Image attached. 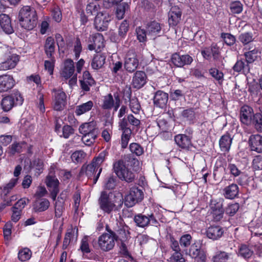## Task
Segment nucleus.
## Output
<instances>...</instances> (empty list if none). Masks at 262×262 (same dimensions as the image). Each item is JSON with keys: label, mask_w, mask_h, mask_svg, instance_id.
Masks as SVG:
<instances>
[{"label": "nucleus", "mask_w": 262, "mask_h": 262, "mask_svg": "<svg viewBox=\"0 0 262 262\" xmlns=\"http://www.w3.org/2000/svg\"><path fill=\"white\" fill-rule=\"evenodd\" d=\"M114 97L111 94L105 96L103 98L102 107L105 110H110L114 107V111H117L121 103V100L118 93L114 94Z\"/></svg>", "instance_id": "obj_10"}, {"label": "nucleus", "mask_w": 262, "mask_h": 262, "mask_svg": "<svg viewBox=\"0 0 262 262\" xmlns=\"http://www.w3.org/2000/svg\"><path fill=\"white\" fill-rule=\"evenodd\" d=\"M239 208V205L238 203H235L233 204H230L228 205L226 208L225 211L226 214L229 216H233L236 212L238 210Z\"/></svg>", "instance_id": "obj_51"}, {"label": "nucleus", "mask_w": 262, "mask_h": 262, "mask_svg": "<svg viewBox=\"0 0 262 262\" xmlns=\"http://www.w3.org/2000/svg\"><path fill=\"white\" fill-rule=\"evenodd\" d=\"M106 56L101 53H97L93 58L91 66L93 69L98 70L101 68L105 62Z\"/></svg>", "instance_id": "obj_35"}, {"label": "nucleus", "mask_w": 262, "mask_h": 262, "mask_svg": "<svg viewBox=\"0 0 262 262\" xmlns=\"http://www.w3.org/2000/svg\"><path fill=\"white\" fill-rule=\"evenodd\" d=\"M139 65V60L136 53L133 51H129L125 58L124 68L130 73L134 72Z\"/></svg>", "instance_id": "obj_11"}, {"label": "nucleus", "mask_w": 262, "mask_h": 262, "mask_svg": "<svg viewBox=\"0 0 262 262\" xmlns=\"http://www.w3.org/2000/svg\"><path fill=\"white\" fill-rule=\"evenodd\" d=\"M233 70L236 72L243 71L245 74L250 73V66L243 60H238L233 67Z\"/></svg>", "instance_id": "obj_40"}, {"label": "nucleus", "mask_w": 262, "mask_h": 262, "mask_svg": "<svg viewBox=\"0 0 262 262\" xmlns=\"http://www.w3.org/2000/svg\"><path fill=\"white\" fill-rule=\"evenodd\" d=\"M55 43L53 37L47 38L44 45V50L48 58H52L55 52Z\"/></svg>", "instance_id": "obj_34"}, {"label": "nucleus", "mask_w": 262, "mask_h": 262, "mask_svg": "<svg viewBox=\"0 0 262 262\" xmlns=\"http://www.w3.org/2000/svg\"><path fill=\"white\" fill-rule=\"evenodd\" d=\"M170 262H185V259L180 252H175L169 258Z\"/></svg>", "instance_id": "obj_64"}, {"label": "nucleus", "mask_w": 262, "mask_h": 262, "mask_svg": "<svg viewBox=\"0 0 262 262\" xmlns=\"http://www.w3.org/2000/svg\"><path fill=\"white\" fill-rule=\"evenodd\" d=\"M232 254L225 251H219L212 257L213 262H230Z\"/></svg>", "instance_id": "obj_38"}, {"label": "nucleus", "mask_w": 262, "mask_h": 262, "mask_svg": "<svg viewBox=\"0 0 262 262\" xmlns=\"http://www.w3.org/2000/svg\"><path fill=\"white\" fill-rule=\"evenodd\" d=\"M45 183L51 192L52 199L55 201L59 191L58 180L53 173L50 172L46 177Z\"/></svg>", "instance_id": "obj_8"}, {"label": "nucleus", "mask_w": 262, "mask_h": 262, "mask_svg": "<svg viewBox=\"0 0 262 262\" xmlns=\"http://www.w3.org/2000/svg\"><path fill=\"white\" fill-rule=\"evenodd\" d=\"M111 20V16L106 11L98 13L95 18L94 25L96 29L100 31L106 30Z\"/></svg>", "instance_id": "obj_9"}, {"label": "nucleus", "mask_w": 262, "mask_h": 262, "mask_svg": "<svg viewBox=\"0 0 262 262\" xmlns=\"http://www.w3.org/2000/svg\"><path fill=\"white\" fill-rule=\"evenodd\" d=\"M134 221L137 226L142 228L148 226L150 223L155 225L158 223L153 214L147 216L142 214H139L135 216Z\"/></svg>", "instance_id": "obj_17"}, {"label": "nucleus", "mask_w": 262, "mask_h": 262, "mask_svg": "<svg viewBox=\"0 0 262 262\" xmlns=\"http://www.w3.org/2000/svg\"><path fill=\"white\" fill-rule=\"evenodd\" d=\"M168 100V94L162 91H157L154 97V104L160 108L166 106Z\"/></svg>", "instance_id": "obj_21"}, {"label": "nucleus", "mask_w": 262, "mask_h": 262, "mask_svg": "<svg viewBox=\"0 0 262 262\" xmlns=\"http://www.w3.org/2000/svg\"><path fill=\"white\" fill-rule=\"evenodd\" d=\"M244 50H246L244 54V56L245 57L246 62L249 65L256 60L260 54L258 49L256 48L252 49V47H245Z\"/></svg>", "instance_id": "obj_24"}, {"label": "nucleus", "mask_w": 262, "mask_h": 262, "mask_svg": "<svg viewBox=\"0 0 262 262\" xmlns=\"http://www.w3.org/2000/svg\"><path fill=\"white\" fill-rule=\"evenodd\" d=\"M257 132H262V114L260 113L255 114L252 121V123Z\"/></svg>", "instance_id": "obj_45"}, {"label": "nucleus", "mask_w": 262, "mask_h": 262, "mask_svg": "<svg viewBox=\"0 0 262 262\" xmlns=\"http://www.w3.org/2000/svg\"><path fill=\"white\" fill-rule=\"evenodd\" d=\"M103 37L100 33H97L90 36L88 48L90 50H98L104 47Z\"/></svg>", "instance_id": "obj_14"}, {"label": "nucleus", "mask_w": 262, "mask_h": 262, "mask_svg": "<svg viewBox=\"0 0 262 262\" xmlns=\"http://www.w3.org/2000/svg\"><path fill=\"white\" fill-rule=\"evenodd\" d=\"M32 255V252L31 250L25 248L19 250L18 253V258L19 260L21 261H25L29 260Z\"/></svg>", "instance_id": "obj_48"}, {"label": "nucleus", "mask_w": 262, "mask_h": 262, "mask_svg": "<svg viewBox=\"0 0 262 262\" xmlns=\"http://www.w3.org/2000/svg\"><path fill=\"white\" fill-rule=\"evenodd\" d=\"M54 109L57 111L62 110L66 104L67 96L66 93L60 89H54Z\"/></svg>", "instance_id": "obj_12"}, {"label": "nucleus", "mask_w": 262, "mask_h": 262, "mask_svg": "<svg viewBox=\"0 0 262 262\" xmlns=\"http://www.w3.org/2000/svg\"><path fill=\"white\" fill-rule=\"evenodd\" d=\"M182 11L177 6L171 7L168 12V24L170 27L176 26L181 19Z\"/></svg>", "instance_id": "obj_16"}, {"label": "nucleus", "mask_w": 262, "mask_h": 262, "mask_svg": "<svg viewBox=\"0 0 262 262\" xmlns=\"http://www.w3.org/2000/svg\"><path fill=\"white\" fill-rule=\"evenodd\" d=\"M75 67L73 61L68 59L64 62V67L61 72V75L66 79L70 78L74 75Z\"/></svg>", "instance_id": "obj_28"}, {"label": "nucleus", "mask_w": 262, "mask_h": 262, "mask_svg": "<svg viewBox=\"0 0 262 262\" xmlns=\"http://www.w3.org/2000/svg\"><path fill=\"white\" fill-rule=\"evenodd\" d=\"M221 36L223 39L225 43L228 46H231L235 42V37L230 33H222Z\"/></svg>", "instance_id": "obj_50"}, {"label": "nucleus", "mask_w": 262, "mask_h": 262, "mask_svg": "<svg viewBox=\"0 0 262 262\" xmlns=\"http://www.w3.org/2000/svg\"><path fill=\"white\" fill-rule=\"evenodd\" d=\"M24 99L20 93L18 91H14L10 95L4 97L1 101V106L5 112L11 110L15 105H21Z\"/></svg>", "instance_id": "obj_5"}, {"label": "nucleus", "mask_w": 262, "mask_h": 262, "mask_svg": "<svg viewBox=\"0 0 262 262\" xmlns=\"http://www.w3.org/2000/svg\"><path fill=\"white\" fill-rule=\"evenodd\" d=\"M79 133L81 134H99V130L95 122L91 121L82 124L79 128Z\"/></svg>", "instance_id": "obj_25"}, {"label": "nucleus", "mask_w": 262, "mask_h": 262, "mask_svg": "<svg viewBox=\"0 0 262 262\" xmlns=\"http://www.w3.org/2000/svg\"><path fill=\"white\" fill-rule=\"evenodd\" d=\"M129 24L126 20H124L120 25L119 28V35L121 37H124L128 31Z\"/></svg>", "instance_id": "obj_59"}, {"label": "nucleus", "mask_w": 262, "mask_h": 262, "mask_svg": "<svg viewBox=\"0 0 262 262\" xmlns=\"http://www.w3.org/2000/svg\"><path fill=\"white\" fill-rule=\"evenodd\" d=\"M17 182L18 178L11 179L8 183L4 185L3 188H1L2 195H4L5 196L7 195L13 188L16 185Z\"/></svg>", "instance_id": "obj_44"}, {"label": "nucleus", "mask_w": 262, "mask_h": 262, "mask_svg": "<svg viewBox=\"0 0 262 262\" xmlns=\"http://www.w3.org/2000/svg\"><path fill=\"white\" fill-rule=\"evenodd\" d=\"M74 236V231L72 229L69 230L65 235L63 245H62V249H66L70 245L72 238H73Z\"/></svg>", "instance_id": "obj_57"}, {"label": "nucleus", "mask_w": 262, "mask_h": 262, "mask_svg": "<svg viewBox=\"0 0 262 262\" xmlns=\"http://www.w3.org/2000/svg\"><path fill=\"white\" fill-rule=\"evenodd\" d=\"M224 230L220 226H210L206 230L207 237L213 241L217 240L223 235Z\"/></svg>", "instance_id": "obj_20"}, {"label": "nucleus", "mask_w": 262, "mask_h": 262, "mask_svg": "<svg viewBox=\"0 0 262 262\" xmlns=\"http://www.w3.org/2000/svg\"><path fill=\"white\" fill-rule=\"evenodd\" d=\"M29 202V199L26 198L20 199L12 207V210H18L21 212L23 208H24L27 203Z\"/></svg>", "instance_id": "obj_54"}, {"label": "nucleus", "mask_w": 262, "mask_h": 262, "mask_svg": "<svg viewBox=\"0 0 262 262\" xmlns=\"http://www.w3.org/2000/svg\"><path fill=\"white\" fill-rule=\"evenodd\" d=\"M113 169L118 177L122 180L129 183L135 179V174L129 170L125 162L122 160H119L114 163Z\"/></svg>", "instance_id": "obj_4"}, {"label": "nucleus", "mask_w": 262, "mask_h": 262, "mask_svg": "<svg viewBox=\"0 0 262 262\" xmlns=\"http://www.w3.org/2000/svg\"><path fill=\"white\" fill-rule=\"evenodd\" d=\"M172 63L176 67L182 68L185 65H189L193 61V58L188 54L181 55L176 53L172 54L171 58Z\"/></svg>", "instance_id": "obj_13"}, {"label": "nucleus", "mask_w": 262, "mask_h": 262, "mask_svg": "<svg viewBox=\"0 0 262 262\" xmlns=\"http://www.w3.org/2000/svg\"><path fill=\"white\" fill-rule=\"evenodd\" d=\"M209 74L221 84L223 80V73L216 68H211L209 70Z\"/></svg>", "instance_id": "obj_52"}, {"label": "nucleus", "mask_w": 262, "mask_h": 262, "mask_svg": "<svg viewBox=\"0 0 262 262\" xmlns=\"http://www.w3.org/2000/svg\"><path fill=\"white\" fill-rule=\"evenodd\" d=\"M93 106V102L92 101H89L86 103L77 106L75 114L77 116H80L90 111Z\"/></svg>", "instance_id": "obj_42"}, {"label": "nucleus", "mask_w": 262, "mask_h": 262, "mask_svg": "<svg viewBox=\"0 0 262 262\" xmlns=\"http://www.w3.org/2000/svg\"><path fill=\"white\" fill-rule=\"evenodd\" d=\"M50 202L47 199H41L36 201L33 205L35 212H42L48 209Z\"/></svg>", "instance_id": "obj_37"}, {"label": "nucleus", "mask_w": 262, "mask_h": 262, "mask_svg": "<svg viewBox=\"0 0 262 262\" xmlns=\"http://www.w3.org/2000/svg\"><path fill=\"white\" fill-rule=\"evenodd\" d=\"M174 141L178 146L182 149H188L192 146L191 138L184 134L176 136Z\"/></svg>", "instance_id": "obj_27"}, {"label": "nucleus", "mask_w": 262, "mask_h": 262, "mask_svg": "<svg viewBox=\"0 0 262 262\" xmlns=\"http://www.w3.org/2000/svg\"><path fill=\"white\" fill-rule=\"evenodd\" d=\"M249 143L251 149L257 152H262V136L258 135H251Z\"/></svg>", "instance_id": "obj_23"}, {"label": "nucleus", "mask_w": 262, "mask_h": 262, "mask_svg": "<svg viewBox=\"0 0 262 262\" xmlns=\"http://www.w3.org/2000/svg\"><path fill=\"white\" fill-rule=\"evenodd\" d=\"M232 139L229 134L222 136L219 141L221 149L223 151H228L230 148Z\"/></svg>", "instance_id": "obj_36"}, {"label": "nucleus", "mask_w": 262, "mask_h": 262, "mask_svg": "<svg viewBox=\"0 0 262 262\" xmlns=\"http://www.w3.org/2000/svg\"><path fill=\"white\" fill-rule=\"evenodd\" d=\"M15 82L13 77L9 75L0 76V93L7 92L13 88Z\"/></svg>", "instance_id": "obj_18"}, {"label": "nucleus", "mask_w": 262, "mask_h": 262, "mask_svg": "<svg viewBox=\"0 0 262 262\" xmlns=\"http://www.w3.org/2000/svg\"><path fill=\"white\" fill-rule=\"evenodd\" d=\"M238 39L243 46H246L252 42L254 38L252 32H247L241 33L238 35Z\"/></svg>", "instance_id": "obj_43"}, {"label": "nucleus", "mask_w": 262, "mask_h": 262, "mask_svg": "<svg viewBox=\"0 0 262 262\" xmlns=\"http://www.w3.org/2000/svg\"><path fill=\"white\" fill-rule=\"evenodd\" d=\"M63 209V202L62 201H60L58 198L55 204V216L57 217H60L62 215Z\"/></svg>", "instance_id": "obj_58"}, {"label": "nucleus", "mask_w": 262, "mask_h": 262, "mask_svg": "<svg viewBox=\"0 0 262 262\" xmlns=\"http://www.w3.org/2000/svg\"><path fill=\"white\" fill-rule=\"evenodd\" d=\"M0 26L6 34H10L14 32L10 18L5 14H0Z\"/></svg>", "instance_id": "obj_29"}, {"label": "nucleus", "mask_w": 262, "mask_h": 262, "mask_svg": "<svg viewBox=\"0 0 262 262\" xmlns=\"http://www.w3.org/2000/svg\"><path fill=\"white\" fill-rule=\"evenodd\" d=\"M116 241L120 240L121 242H124L130 238L128 227L121 225L118 227V229L115 232Z\"/></svg>", "instance_id": "obj_31"}, {"label": "nucleus", "mask_w": 262, "mask_h": 262, "mask_svg": "<svg viewBox=\"0 0 262 262\" xmlns=\"http://www.w3.org/2000/svg\"><path fill=\"white\" fill-rule=\"evenodd\" d=\"M107 152L103 151L94 158L91 163L84 164L81 168V174H85L88 179H93V183L96 184L102 170L101 165L104 161Z\"/></svg>", "instance_id": "obj_1"}, {"label": "nucleus", "mask_w": 262, "mask_h": 262, "mask_svg": "<svg viewBox=\"0 0 262 262\" xmlns=\"http://www.w3.org/2000/svg\"><path fill=\"white\" fill-rule=\"evenodd\" d=\"M254 115L252 107L244 105L241 108L240 120L243 124L249 126L251 124Z\"/></svg>", "instance_id": "obj_15"}, {"label": "nucleus", "mask_w": 262, "mask_h": 262, "mask_svg": "<svg viewBox=\"0 0 262 262\" xmlns=\"http://www.w3.org/2000/svg\"><path fill=\"white\" fill-rule=\"evenodd\" d=\"M112 193L103 191L98 199L100 208L104 212L110 214L113 211L120 209L123 205V199L121 195L112 197Z\"/></svg>", "instance_id": "obj_2"}, {"label": "nucleus", "mask_w": 262, "mask_h": 262, "mask_svg": "<svg viewBox=\"0 0 262 262\" xmlns=\"http://www.w3.org/2000/svg\"><path fill=\"white\" fill-rule=\"evenodd\" d=\"M10 54L11 52L8 46L3 45L0 47V60H5Z\"/></svg>", "instance_id": "obj_63"}, {"label": "nucleus", "mask_w": 262, "mask_h": 262, "mask_svg": "<svg viewBox=\"0 0 262 262\" xmlns=\"http://www.w3.org/2000/svg\"><path fill=\"white\" fill-rule=\"evenodd\" d=\"M146 82V75L143 71H137L135 73L132 80V85L134 88L139 89Z\"/></svg>", "instance_id": "obj_22"}, {"label": "nucleus", "mask_w": 262, "mask_h": 262, "mask_svg": "<svg viewBox=\"0 0 262 262\" xmlns=\"http://www.w3.org/2000/svg\"><path fill=\"white\" fill-rule=\"evenodd\" d=\"M19 60V58L17 55L11 54L0 63V69L3 70L13 69L16 66Z\"/></svg>", "instance_id": "obj_19"}, {"label": "nucleus", "mask_w": 262, "mask_h": 262, "mask_svg": "<svg viewBox=\"0 0 262 262\" xmlns=\"http://www.w3.org/2000/svg\"><path fill=\"white\" fill-rule=\"evenodd\" d=\"M131 152L137 156H140L143 153L142 147L138 143H133L129 145Z\"/></svg>", "instance_id": "obj_61"}, {"label": "nucleus", "mask_w": 262, "mask_h": 262, "mask_svg": "<svg viewBox=\"0 0 262 262\" xmlns=\"http://www.w3.org/2000/svg\"><path fill=\"white\" fill-rule=\"evenodd\" d=\"M137 39L140 42H144L146 41V35L147 34V30H145L141 27L136 28Z\"/></svg>", "instance_id": "obj_56"}, {"label": "nucleus", "mask_w": 262, "mask_h": 262, "mask_svg": "<svg viewBox=\"0 0 262 262\" xmlns=\"http://www.w3.org/2000/svg\"><path fill=\"white\" fill-rule=\"evenodd\" d=\"M83 136L82 138V141L83 143L88 146H90L93 144L96 139L97 138L98 134H94L92 135L91 134H83Z\"/></svg>", "instance_id": "obj_49"}, {"label": "nucleus", "mask_w": 262, "mask_h": 262, "mask_svg": "<svg viewBox=\"0 0 262 262\" xmlns=\"http://www.w3.org/2000/svg\"><path fill=\"white\" fill-rule=\"evenodd\" d=\"M100 6L96 3H90L87 5L86 8L87 13H90L91 15H97L99 13L98 12Z\"/></svg>", "instance_id": "obj_53"}, {"label": "nucleus", "mask_w": 262, "mask_h": 262, "mask_svg": "<svg viewBox=\"0 0 262 262\" xmlns=\"http://www.w3.org/2000/svg\"><path fill=\"white\" fill-rule=\"evenodd\" d=\"M132 92L128 90L126 92L125 97L129 100V107L134 114H138L140 109L141 105L139 103L138 99L136 97H131Z\"/></svg>", "instance_id": "obj_32"}, {"label": "nucleus", "mask_w": 262, "mask_h": 262, "mask_svg": "<svg viewBox=\"0 0 262 262\" xmlns=\"http://www.w3.org/2000/svg\"><path fill=\"white\" fill-rule=\"evenodd\" d=\"M204 252L205 251L201 248V244L200 241H195L190 246L189 250V254L192 258H194L196 257L200 254L202 253V252Z\"/></svg>", "instance_id": "obj_41"}, {"label": "nucleus", "mask_w": 262, "mask_h": 262, "mask_svg": "<svg viewBox=\"0 0 262 262\" xmlns=\"http://www.w3.org/2000/svg\"><path fill=\"white\" fill-rule=\"evenodd\" d=\"M191 240L192 237L190 234L183 235L180 239V244L181 247H188L190 245Z\"/></svg>", "instance_id": "obj_60"}, {"label": "nucleus", "mask_w": 262, "mask_h": 262, "mask_svg": "<svg viewBox=\"0 0 262 262\" xmlns=\"http://www.w3.org/2000/svg\"><path fill=\"white\" fill-rule=\"evenodd\" d=\"M81 88L84 91H89L90 86L95 84V80L89 72L85 71L83 73L82 79L80 80Z\"/></svg>", "instance_id": "obj_30"}, {"label": "nucleus", "mask_w": 262, "mask_h": 262, "mask_svg": "<svg viewBox=\"0 0 262 262\" xmlns=\"http://www.w3.org/2000/svg\"><path fill=\"white\" fill-rule=\"evenodd\" d=\"M18 18L20 26L28 30H32L37 23L36 11L29 6H24L20 9Z\"/></svg>", "instance_id": "obj_3"}, {"label": "nucleus", "mask_w": 262, "mask_h": 262, "mask_svg": "<svg viewBox=\"0 0 262 262\" xmlns=\"http://www.w3.org/2000/svg\"><path fill=\"white\" fill-rule=\"evenodd\" d=\"M146 29L148 35L156 36L161 30V26L160 23L153 21L147 24Z\"/></svg>", "instance_id": "obj_39"}, {"label": "nucleus", "mask_w": 262, "mask_h": 262, "mask_svg": "<svg viewBox=\"0 0 262 262\" xmlns=\"http://www.w3.org/2000/svg\"><path fill=\"white\" fill-rule=\"evenodd\" d=\"M230 10L233 14H239L243 11V5L238 1L231 3L230 6Z\"/></svg>", "instance_id": "obj_55"}, {"label": "nucleus", "mask_w": 262, "mask_h": 262, "mask_svg": "<svg viewBox=\"0 0 262 262\" xmlns=\"http://www.w3.org/2000/svg\"><path fill=\"white\" fill-rule=\"evenodd\" d=\"M86 156V154L82 150L75 151L71 155V159L75 163H81L83 161Z\"/></svg>", "instance_id": "obj_46"}, {"label": "nucleus", "mask_w": 262, "mask_h": 262, "mask_svg": "<svg viewBox=\"0 0 262 262\" xmlns=\"http://www.w3.org/2000/svg\"><path fill=\"white\" fill-rule=\"evenodd\" d=\"M108 233H105L100 235L98 240V246L100 249L104 252H107L115 246L116 236L115 232L111 229H106Z\"/></svg>", "instance_id": "obj_6"}, {"label": "nucleus", "mask_w": 262, "mask_h": 262, "mask_svg": "<svg viewBox=\"0 0 262 262\" xmlns=\"http://www.w3.org/2000/svg\"><path fill=\"white\" fill-rule=\"evenodd\" d=\"M80 248L83 253H89L91 252L88 236H84L82 239Z\"/></svg>", "instance_id": "obj_62"}, {"label": "nucleus", "mask_w": 262, "mask_h": 262, "mask_svg": "<svg viewBox=\"0 0 262 262\" xmlns=\"http://www.w3.org/2000/svg\"><path fill=\"white\" fill-rule=\"evenodd\" d=\"M144 198V193L141 189L137 187H133L130 189L129 193L124 198V204L127 207H132L140 202Z\"/></svg>", "instance_id": "obj_7"}, {"label": "nucleus", "mask_w": 262, "mask_h": 262, "mask_svg": "<svg viewBox=\"0 0 262 262\" xmlns=\"http://www.w3.org/2000/svg\"><path fill=\"white\" fill-rule=\"evenodd\" d=\"M238 254L245 259L250 258L254 254L253 246L250 244H241L238 246Z\"/></svg>", "instance_id": "obj_26"}, {"label": "nucleus", "mask_w": 262, "mask_h": 262, "mask_svg": "<svg viewBox=\"0 0 262 262\" xmlns=\"http://www.w3.org/2000/svg\"><path fill=\"white\" fill-rule=\"evenodd\" d=\"M238 187L234 183L225 187L223 189L224 196L228 199H234L238 195Z\"/></svg>", "instance_id": "obj_33"}, {"label": "nucleus", "mask_w": 262, "mask_h": 262, "mask_svg": "<svg viewBox=\"0 0 262 262\" xmlns=\"http://www.w3.org/2000/svg\"><path fill=\"white\" fill-rule=\"evenodd\" d=\"M129 8V5L126 3H123L119 5L116 10V16L119 19L123 18L125 12Z\"/></svg>", "instance_id": "obj_47"}]
</instances>
